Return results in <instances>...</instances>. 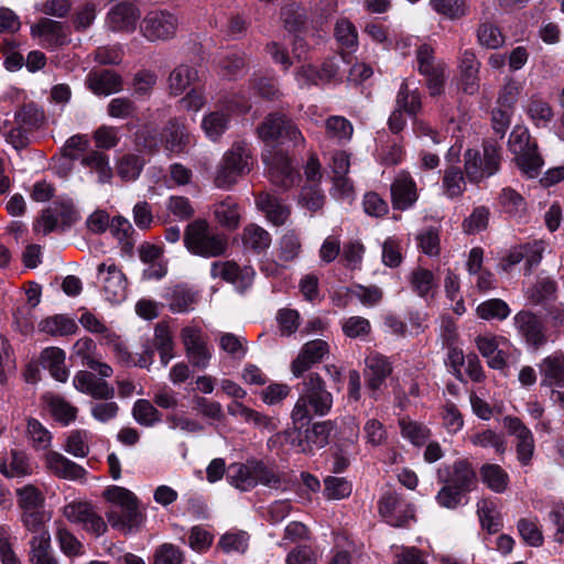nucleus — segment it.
I'll use <instances>...</instances> for the list:
<instances>
[{
  "label": "nucleus",
  "mask_w": 564,
  "mask_h": 564,
  "mask_svg": "<svg viewBox=\"0 0 564 564\" xmlns=\"http://www.w3.org/2000/svg\"><path fill=\"white\" fill-rule=\"evenodd\" d=\"M333 406V394L326 389L323 378L311 372L301 382L300 397L291 412L295 430L307 426L314 415L324 416Z\"/></svg>",
  "instance_id": "obj_1"
},
{
  "label": "nucleus",
  "mask_w": 564,
  "mask_h": 564,
  "mask_svg": "<svg viewBox=\"0 0 564 564\" xmlns=\"http://www.w3.org/2000/svg\"><path fill=\"white\" fill-rule=\"evenodd\" d=\"M184 245L191 253L203 258L220 257L228 247L226 237L214 232L204 219H196L186 226Z\"/></svg>",
  "instance_id": "obj_2"
},
{
  "label": "nucleus",
  "mask_w": 564,
  "mask_h": 564,
  "mask_svg": "<svg viewBox=\"0 0 564 564\" xmlns=\"http://www.w3.org/2000/svg\"><path fill=\"white\" fill-rule=\"evenodd\" d=\"M509 150L514 154L517 166L530 178L538 177L544 161L539 153L538 143L532 139L529 129L516 126L508 140Z\"/></svg>",
  "instance_id": "obj_3"
},
{
  "label": "nucleus",
  "mask_w": 564,
  "mask_h": 564,
  "mask_svg": "<svg viewBox=\"0 0 564 564\" xmlns=\"http://www.w3.org/2000/svg\"><path fill=\"white\" fill-rule=\"evenodd\" d=\"M482 154L473 149L464 153V171L471 183H479L484 178L496 174L500 167V147L496 142H485Z\"/></svg>",
  "instance_id": "obj_4"
},
{
  "label": "nucleus",
  "mask_w": 564,
  "mask_h": 564,
  "mask_svg": "<svg viewBox=\"0 0 564 564\" xmlns=\"http://www.w3.org/2000/svg\"><path fill=\"white\" fill-rule=\"evenodd\" d=\"M264 141L291 142L293 145L304 143V138L297 127L282 113H270L257 129Z\"/></svg>",
  "instance_id": "obj_5"
},
{
  "label": "nucleus",
  "mask_w": 564,
  "mask_h": 564,
  "mask_svg": "<svg viewBox=\"0 0 564 564\" xmlns=\"http://www.w3.org/2000/svg\"><path fill=\"white\" fill-rule=\"evenodd\" d=\"M178 19L165 10L149 12L140 24L142 35L150 42L167 41L177 32Z\"/></svg>",
  "instance_id": "obj_6"
},
{
  "label": "nucleus",
  "mask_w": 564,
  "mask_h": 564,
  "mask_svg": "<svg viewBox=\"0 0 564 564\" xmlns=\"http://www.w3.org/2000/svg\"><path fill=\"white\" fill-rule=\"evenodd\" d=\"M31 35L39 39L40 44L46 50H55L70 42L68 28L56 20L41 18L31 25Z\"/></svg>",
  "instance_id": "obj_7"
},
{
  "label": "nucleus",
  "mask_w": 564,
  "mask_h": 564,
  "mask_svg": "<svg viewBox=\"0 0 564 564\" xmlns=\"http://www.w3.org/2000/svg\"><path fill=\"white\" fill-rule=\"evenodd\" d=\"M63 514L68 521L80 524L84 530L96 536H100L107 530L101 516L88 502H70L64 507Z\"/></svg>",
  "instance_id": "obj_8"
},
{
  "label": "nucleus",
  "mask_w": 564,
  "mask_h": 564,
  "mask_svg": "<svg viewBox=\"0 0 564 564\" xmlns=\"http://www.w3.org/2000/svg\"><path fill=\"white\" fill-rule=\"evenodd\" d=\"M256 272L251 267H239L235 261H215L210 265V276L232 284L239 292L251 286Z\"/></svg>",
  "instance_id": "obj_9"
},
{
  "label": "nucleus",
  "mask_w": 564,
  "mask_h": 564,
  "mask_svg": "<svg viewBox=\"0 0 564 564\" xmlns=\"http://www.w3.org/2000/svg\"><path fill=\"white\" fill-rule=\"evenodd\" d=\"M437 479L440 482H448L466 494L474 490L478 484L477 474L467 459H457L451 466L440 468Z\"/></svg>",
  "instance_id": "obj_10"
},
{
  "label": "nucleus",
  "mask_w": 564,
  "mask_h": 564,
  "mask_svg": "<svg viewBox=\"0 0 564 564\" xmlns=\"http://www.w3.org/2000/svg\"><path fill=\"white\" fill-rule=\"evenodd\" d=\"M97 272L106 300L110 303L122 302L127 296V279L119 267L113 262H104L98 265Z\"/></svg>",
  "instance_id": "obj_11"
},
{
  "label": "nucleus",
  "mask_w": 564,
  "mask_h": 564,
  "mask_svg": "<svg viewBox=\"0 0 564 564\" xmlns=\"http://www.w3.org/2000/svg\"><path fill=\"white\" fill-rule=\"evenodd\" d=\"M513 325L525 343L538 349L547 341L546 327L540 316L531 311H520L513 316Z\"/></svg>",
  "instance_id": "obj_12"
},
{
  "label": "nucleus",
  "mask_w": 564,
  "mask_h": 564,
  "mask_svg": "<svg viewBox=\"0 0 564 564\" xmlns=\"http://www.w3.org/2000/svg\"><path fill=\"white\" fill-rule=\"evenodd\" d=\"M380 516L393 527H403L414 518V508L395 492H386L379 500Z\"/></svg>",
  "instance_id": "obj_13"
},
{
  "label": "nucleus",
  "mask_w": 564,
  "mask_h": 564,
  "mask_svg": "<svg viewBox=\"0 0 564 564\" xmlns=\"http://www.w3.org/2000/svg\"><path fill=\"white\" fill-rule=\"evenodd\" d=\"M502 423L508 433L517 440L516 449L519 462L528 465L535 449L532 432L518 416L507 415Z\"/></svg>",
  "instance_id": "obj_14"
},
{
  "label": "nucleus",
  "mask_w": 564,
  "mask_h": 564,
  "mask_svg": "<svg viewBox=\"0 0 564 564\" xmlns=\"http://www.w3.org/2000/svg\"><path fill=\"white\" fill-rule=\"evenodd\" d=\"M392 207L398 210L411 208L419 199L416 182L408 171H400L390 186Z\"/></svg>",
  "instance_id": "obj_15"
},
{
  "label": "nucleus",
  "mask_w": 564,
  "mask_h": 564,
  "mask_svg": "<svg viewBox=\"0 0 564 564\" xmlns=\"http://www.w3.org/2000/svg\"><path fill=\"white\" fill-rule=\"evenodd\" d=\"M339 70L335 58H327L321 66L305 64L295 72V79L301 87L317 86L329 83Z\"/></svg>",
  "instance_id": "obj_16"
},
{
  "label": "nucleus",
  "mask_w": 564,
  "mask_h": 564,
  "mask_svg": "<svg viewBox=\"0 0 564 564\" xmlns=\"http://www.w3.org/2000/svg\"><path fill=\"white\" fill-rule=\"evenodd\" d=\"M365 366L364 373L367 381V388L372 392V398L376 399L377 391L392 373V364L386 356L379 352H371L366 357Z\"/></svg>",
  "instance_id": "obj_17"
},
{
  "label": "nucleus",
  "mask_w": 564,
  "mask_h": 564,
  "mask_svg": "<svg viewBox=\"0 0 564 564\" xmlns=\"http://www.w3.org/2000/svg\"><path fill=\"white\" fill-rule=\"evenodd\" d=\"M106 516L110 525L124 534L139 531L145 521V516L139 509V502L121 510L110 509Z\"/></svg>",
  "instance_id": "obj_18"
},
{
  "label": "nucleus",
  "mask_w": 564,
  "mask_h": 564,
  "mask_svg": "<svg viewBox=\"0 0 564 564\" xmlns=\"http://www.w3.org/2000/svg\"><path fill=\"white\" fill-rule=\"evenodd\" d=\"M327 352L328 344L325 340L315 339L306 343L291 365L292 373L301 377L313 365L319 362Z\"/></svg>",
  "instance_id": "obj_19"
},
{
  "label": "nucleus",
  "mask_w": 564,
  "mask_h": 564,
  "mask_svg": "<svg viewBox=\"0 0 564 564\" xmlns=\"http://www.w3.org/2000/svg\"><path fill=\"white\" fill-rule=\"evenodd\" d=\"M164 149L171 153L184 152L191 143V134L185 124L177 118H172L161 132Z\"/></svg>",
  "instance_id": "obj_20"
},
{
  "label": "nucleus",
  "mask_w": 564,
  "mask_h": 564,
  "mask_svg": "<svg viewBox=\"0 0 564 564\" xmlns=\"http://www.w3.org/2000/svg\"><path fill=\"white\" fill-rule=\"evenodd\" d=\"M73 386L76 390L91 395L94 399L109 400L115 395V389L104 379H98L89 371H78L74 379Z\"/></svg>",
  "instance_id": "obj_21"
},
{
  "label": "nucleus",
  "mask_w": 564,
  "mask_h": 564,
  "mask_svg": "<svg viewBox=\"0 0 564 564\" xmlns=\"http://www.w3.org/2000/svg\"><path fill=\"white\" fill-rule=\"evenodd\" d=\"M140 18L138 8L130 2L117 3L107 15V24L113 31L132 32Z\"/></svg>",
  "instance_id": "obj_22"
},
{
  "label": "nucleus",
  "mask_w": 564,
  "mask_h": 564,
  "mask_svg": "<svg viewBox=\"0 0 564 564\" xmlns=\"http://www.w3.org/2000/svg\"><path fill=\"white\" fill-rule=\"evenodd\" d=\"M86 85L94 94L108 96L122 89V78L110 69L95 70L87 75Z\"/></svg>",
  "instance_id": "obj_23"
},
{
  "label": "nucleus",
  "mask_w": 564,
  "mask_h": 564,
  "mask_svg": "<svg viewBox=\"0 0 564 564\" xmlns=\"http://www.w3.org/2000/svg\"><path fill=\"white\" fill-rule=\"evenodd\" d=\"M45 465L55 476L68 480H79L86 475L82 466L57 452L51 451L45 454Z\"/></svg>",
  "instance_id": "obj_24"
},
{
  "label": "nucleus",
  "mask_w": 564,
  "mask_h": 564,
  "mask_svg": "<svg viewBox=\"0 0 564 564\" xmlns=\"http://www.w3.org/2000/svg\"><path fill=\"white\" fill-rule=\"evenodd\" d=\"M256 205L274 226L284 225L290 217V208L272 194L260 193L256 197Z\"/></svg>",
  "instance_id": "obj_25"
},
{
  "label": "nucleus",
  "mask_w": 564,
  "mask_h": 564,
  "mask_svg": "<svg viewBox=\"0 0 564 564\" xmlns=\"http://www.w3.org/2000/svg\"><path fill=\"white\" fill-rule=\"evenodd\" d=\"M479 68L480 62L477 59L475 53L465 50L460 56L459 69L463 90L468 95H474L478 91Z\"/></svg>",
  "instance_id": "obj_26"
},
{
  "label": "nucleus",
  "mask_w": 564,
  "mask_h": 564,
  "mask_svg": "<svg viewBox=\"0 0 564 564\" xmlns=\"http://www.w3.org/2000/svg\"><path fill=\"white\" fill-rule=\"evenodd\" d=\"M228 480L240 491H249L257 486L256 459L230 465Z\"/></svg>",
  "instance_id": "obj_27"
},
{
  "label": "nucleus",
  "mask_w": 564,
  "mask_h": 564,
  "mask_svg": "<svg viewBox=\"0 0 564 564\" xmlns=\"http://www.w3.org/2000/svg\"><path fill=\"white\" fill-rule=\"evenodd\" d=\"M65 351L58 347H47L40 356L43 368L47 369L51 376L59 382H66L69 376L65 367Z\"/></svg>",
  "instance_id": "obj_28"
},
{
  "label": "nucleus",
  "mask_w": 564,
  "mask_h": 564,
  "mask_svg": "<svg viewBox=\"0 0 564 564\" xmlns=\"http://www.w3.org/2000/svg\"><path fill=\"white\" fill-rule=\"evenodd\" d=\"M332 421L316 422L304 432L300 445L302 452H312L314 448H323L329 442V434L333 430Z\"/></svg>",
  "instance_id": "obj_29"
},
{
  "label": "nucleus",
  "mask_w": 564,
  "mask_h": 564,
  "mask_svg": "<svg viewBox=\"0 0 564 564\" xmlns=\"http://www.w3.org/2000/svg\"><path fill=\"white\" fill-rule=\"evenodd\" d=\"M270 178L274 185L286 189L300 180V174L293 167L290 159L281 155L274 158L273 165L270 167Z\"/></svg>",
  "instance_id": "obj_30"
},
{
  "label": "nucleus",
  "mask_w": 564,
  "mask_h": 564,
  "mask_svg": "<svg viewBox=\"0 0 564 564\" xmlns=\"http://www.w3.org/2000/svg\"><path fill=\"white\" fill-rule=\"evenodd\" d=\"M542 384L564 387V356L554 354L544 358L540 365Z\"/></svg>",
  "instance_id": "obj_31"
},
{
  "label": "nucleus",
  "mask_w": 564,
  "mask_h": 564,
  "mask_svg": "<svg viewBox=\"0 0 564 564\" xmlns=\"http://www.w3.org/2000/svg\"><path fill=\"white\" fill-rule=\"evenodd\" d=\"M525 113L536 128H546L554 119L551 105L540 96H532L525 107Z\"/></svg>",
  "instance_id": "obj_32"
},
{
  "label": "nucleus",
  "mask_w": 564,
  "mask_h": 564,
  "mask_svg": "<svg viewBox=\"0 0 564 564\" xmlns=\"http://www.w3.org/2000/svg\"><path fill=\"white\" fill-rule=\"evenodd\" d=\"M271 235L256 224H249L242 231V243L246 249L254 253H262L271 246Z\"/></svg>",
  "instance_id": "obj_33"
},
{
  "label": "nucleus",
  "mask_w": 564,
  "mask_h": 564,
  "mask_svg": "<svg viewBox=\"0 0 564 564\" xmlns=\"http://www.w3.org/2000/svg\"><path fill=\"white\" fill-rule=\"evenodd\" d=\"M326 138L337 145L348 142L354 132L352 124L341 116H330L325 121Z\"/></svg>",
  "instance_id": "obj_34"
},
{
  "label": "nucleus",
  "mask_w": 564,
  "mask_h": 564,
  "mask_svg": "<svg viewBox=\"0 0 564 564\" xmlns=\"http://www.w3.org/2000/svg\"><path fill=\"white\" fill-rule=\"evenodd\" d=\"M198 79L197 69L193 66L181 64L176 66L169 76V89L174 96L185 91L187 87Z\"/></svg>",
  "instance_id": "obj_35"
},
{
  "label": "nucleus",
  "mask_w": 564,
  "mask_h": 564,
  "mask_svg": "<svg viewBox=\"0 0 564 564\" xmlns=\"http://www.w3.org/2000/svg\"><path fill=\"white\" fill-rule=\"evenodd\" d=\"M281 19L289 32H300L307 22V12L301 3L289 0L281 10Z\"/></svg>",
  "instance_id": "obj_36"
},
{
  "label": "nucleus",
  "mask_w": 564,
  "mask_h": 564,
  "mask_svg": "<svg viewBox=\"0 0 564 564\" xmlns=\"http://www.w3.org/2000/svg\"><path fill=\"white\" fill-rule=\"evenodd\" d=\"M152 345L159 351L162 365L167 366L174 358V341L166 324L159 323L155 326Z\"/></svg>",
  "instance_id": "obj_37"
},
{
  "label": "nucleus",
  "mask_w": 564,
  "mask_h": 564,
  "mask_svg": "<svg viewBox=\"0 0 564 564\" xmlns=\"http://www.w3.org/2000/svg\"><path fill=\"white\" fill-rule=\"evenodd\" d=\"M442 187L448 198H456L463 195L466 189L464 172L459 166L449 165L444 170Z\"/></svg>",
  "instance_id": "obj_38"
},
{
  "label": "nucleus",
  "mask_w": 564,
  "mask_h": 564,
  "mask_svg": "<svg viewBox=\"0 0 564 564\" xmlns=\"http://www.w3.org/2000/svg\"><path fill=\"white\" fill-rule=\"evenodd\" d=\"M43 400L55 420L64 424H68L70 421L75 420L77 409L66 402L62 397L46 393L43 395Z\"/></svg>",
  "instance_id": "obj_39"
},
{
  "label": "nucleus",
  "mask_w": 564,
  "mask_h": 564,
  "mask_svg": "<svg viewBox=\"0 0 564 564\" xmlns=\"http://www.w3.org/2000/svg\"><path fill=\"white\" fill-rule=\"evenodd\" d=\"M214 214L218 223L228 229H236L239 225L238 204L231 197L215 204Z\"/></svg>",
  "instance_id": "obj_40"
},
{
  "label": "nucleus",
  "mask_w": 564,
  "mask_h": 564,
  "mask_svg": "<svg viewBox=\"0 0 564 564\" xmlns=\"http://www.w3.org/2000/svg\"><path fill=\"white\" fill-rule=\"evenodd\" d=\"M250 150L245 143H236L230 150H228L223 162L227 164L231 170L243 175L250 171L249 169Z\"/></svg>",
  "instance_id": "obj_41"
},
{
  "label": "nucleus",
  "mask_w": 564,
  "mask_h": 564,
  "mask_svg": "<svg viewBox=\"0 0 564 564\" xmlns=\"http://www.w3.org/2000/svg\"><path fill=\"white\" fill-rule=\"evenodd\" d=\"M484 484L495 492H503L507 489L509 476L496 464H485L480 468Z\"/></svg>",
  "instance_id": "obj_42"
},
{
  "label": "nucleus",
  "mask_w": 564,
  "mask_h": 564,
  "mask_svg": "<svg viewBox=\"0 0 564 564\" xmlns=\"http://www.w3.org/2000/svg\"><path fill=\"white\" fill-rule=\"evenodd\" d=\"M499 204L505 213L521 218L527 212V203L521 194L511 187L502 188Z\"/></svg>",
  "instance_id": "obj_43"
},
{
  "label": "nucleus",
  "mask_w": 564,
  "mask_h": 564,
  "mask_svg": "<svg viewBox=\"0 0 564 564\" xmlns=\"http://www.w3.org/2000/svg\"><path fill=\"white\" fill-rule=\"evenodd\" d=\"M40 327L52 336H67L77 330L75 321L65 315H55L41 322Z\"/></svg>",
  "instance_id": "obj_44"
},
{
  "label": "nucleus",
  "mask_w": 564,
  "mask_h": 564,
  "mask_svg": "<svg viewBox=\"0 0 564 564\" xmlns=\"http://www.w3.org/2000/svg\"><path fill=\"white\" fill-rule=\"evenodd\" d=\"M395 109L415 116L421 109V97L416 90H410L408 83L402 82L395 100Z\"/></svg>",
  "instance_id": "obj_45"
},
{
  "label": "nucleus",
  "mask_w": 564,
  "mask_h": 564,
  "mask_svg": "<svg viewBox=\"0 0 564 564\" xmlns=\"http://www.w3.org/2000/svg\"><path fill=\"white\" fill-rule=\"evenodd\" d=\"M477 315L481 319H499L503 321L510 315L509 305L500 299H491L480 303L477 306Z\"/></svg>",
  "instance_id": "obj_46"
},
{
  "label": "nucleus",
  "mask_w": 564,
  "mask_h": 564,
  "mask_svg": "<svg viewBox=\"0 0 564 564\" xmlns=\"http://www.w3.org/2000/svg\"><path fill=\"white\" fill-rule=\"evenodd\" d=\"M196 302V293L191 289L176 285L170 295L169 306L170 310L176 313H184L193 308Z\"/></svg>",
  "instance_id": "obj_47"
},
{
  "label": "nucleus",
  "mask_w": 564,
  "mask_h": 564,
  "mask_svg": "<svg viewBox=\"0 0 564 564\" xmlns=\"http://www.w3.org/2000/svg\"><path fill=\"white\" fill-rule=\"evenodd\" d=\"M82 164L98 173L99 182L106 183L112 176V170L109 166L108 156L98 151H91L83 156Z\"/></svg>",
  "instance_id": "obj_48"
},
{
  "label": "nucleus",
  "mask_w": 564,
  "mask_h": 564,
  "mask_svg": "<svg viewBox=\"0 0 564 564\" xmlns=\"http://www.w3.org/2000/svg\"><path fill=\"white\" fill-rule=\"evenodd\" d=\"M228 122V113L217 110L204 117L202 127L209 139L217 140L226 131Z\"/></svg>",
  "instance_id": "obj_49"
},
{
  "label": "nucleus",
  "mask_w": 564,
  "mask_h": 564,
  "mask_svg": "<svg viewBox=\"0 0 564 564\" xmlns=\"http://www.w3.org/2000/svg\"><path fill=\"white\" fill-rule=\"evenodd\" d=\"M21 520L25 529L34 534L32 540H39L42 536H50L45 525L47 517L43 511H23Z\"/></svg>",
  "instance_id": "obj_50"
},
{
  "label": "nucleus",
  "mask_w": 564,
  "mask_h": 564,
  "mask_svg": "<svg viewBox=\"0 0 564 564\" xmlns=\"http://www.w3.org/2000/svg\"><path fill=\"white\" fill-rule=\"evenodd\" d=\"M31 471L32 469L26 456L17 451L11 452V462L9 465L6 463L0 464V473L8 478L25 477L30 475Z\"/></svg>",
  "instance_id": "obj_51"
},
{
  "label": "nucleus",
  "mask_w": 564,
  "mask_h": 564,
  "mask_svg": "<svg viewBox=\"0 0 564 564\" xmlns=\"http://www.w3.org/2000/svg\"><path fill=\"white\" fill-rule=\"evenodd\" d=\"M399 424L402 436L415 446L423 445L431 435L430 430L421 423L402 419Z\"/></svg>",
  "instance_id": "obj_52"
},
{
  "label": "nucleus",
  "mask_w": 564,
  "mask_h": 564,
  "mask_svg": "<svg viewBox=\"0 0 564 564\" xmlns=\"http://www.w3.org/2000/svg\"><path fill=\"white\" fill-rule=\"evenodd\" d=\"M14 119L15 123L24 130L32 131L41 126L44 116L35 105L29 104L15 112Z\"/></svg>",
  "instance_id": "obj_53"
},
{
  "label": "nucleus",
  "mask_w": 564,
  "mask_h": 564,
  "mask_svg": "<svg viewBox=\"0 0 564 564\" xmlns=\"http://www.w3.org/2000/svg\"><path fill=\"white\" fill-rule=\"evenodd\" d=\"M478 42L481 46L496 50L503 45L505 36L499 28L490 22H484L477 30Z\"/></svg>",
  "instance_id": "obj_54"
},
{
  "label": "nucleus",
  "mask_w": 564,
  "mask_h": 564,
  "mask_svg": "<svg viewBox=\"0 0 564 564\" xmlns=\"http://www.w3.org/2000/svg\"><path fill=\"white\" fill-rule=\"evenodd\" d=\"M246 58L241 53H228L218 61L219 72L228 78H236L241 75L246 68Z\"/></svg>",
  "instance_id": "obj_55"
},
{
  "label": "nucleus",
  "mask_w": 564,
  "mask_h": 564,
  "mask_svg": "<svg viewBox=\"0 0 564 564\" xmlns=\"http://www.w3.org/2000/svg\"><path fill=\"white\" fill-rule=\"evenodd\" d=\"M417 247L429 257H436L441 252V241L438 230L429 227L421 230L415 237Z\"/></svg>",
  "instance_id": "obj_56"
},
{
  "label": "nucleus",
  "mask_w": 564,
  "mask_h": 564,
  "mask_svg": "<svg viewBox=\"0 0 564 564\" xmlns=\"http://www.w3.org/2000/svg\"><path fill=\"white\" fill-rule=\"evenodd\" d=\"M134 420L144 426H152L161 421V413L153 404L144 399L138 400L132 409Z\"/></svg>",
  "instance_id": "obj_57"
},
{
  "label": "nucleus",
  "mask_w": 564,
  "mask_h": 564,
  "mask_svg": "<svg viewBox=\"0 0 564 564\" xmlns=\"http://www.w3.org/2000/svg\"><path fill=\"white\" fill-rule=\"evenodd\" d=\"M477 512L482 528L490 533H496L501 528V518L494 505L487 500H481L477 505Z\"/></svg>",
  "instance_id": "obj_58"
},
{
  "label": "nucleus",
  "mask_w": 564,
  "mask_h": 564,
  "mask_svg": "<svg viewBox=\"0 0 564 564\" xmlns=\"http://www.w3.org/2000/svg\"><path fill=\"white\" fill-rule=\"evenodd\" d=\"M301 251V241L294 230H288L279 241V259L282 261L294 260Z\"/></svg>",
  "instance_id": "obj_59"
},
{
  "label": "nucleus",
  "mask_w": 564,
  "mask_h": 564,
  "mask_svg": "<svg viewBox=\"0 0 564 564\" xmlns=\"http://www.w3.org/2000/svg\"><path fill=\"white\" fill-rule=\"evenodd\" d=\"M104 497L112 503L111 509L121 510L138 502L135 495L127 488L112 486L105 490Z\"/></svg>",
  "instance_id": "obj_60"
},
{
  "label": "nucleus",
  "mask_w": 564,
  "mask_h": 564,
  "mask_svg": "<svg viewBox=\"0 0 564 564\" xmlns=\"http://www.w3.org/2000/svg\"><path fill=\"white\" fill-rule=\"evenodd\" d=\"M471 443L484 448L491 447L499 455L506 452V440L502 434L492 430H485L471 436Z\"/></svg>",
  "instance_id": "obj_61"
},
{
  "label": "nucleus",
  "mask_w": 564,
  "mask_h": 564,
  "mask_svg": "<svg viewBox=\"0 0 564 564\" xmlns=\"http://www.w3.org/2000/svg\"><path fill=\"white\" fill-rule=\"evenodd\" d=\"M144 160L137 154H127L118 163V174L124 181H134L139 177Z\"/></svg>",
  "instance_id": "obj_62"
},
{
  "label": "nucleus",
  "mask_w": 564,
  "mask_h": 564,
  "mask_svg": "<svg viewBox=\"0 0 564 564\" xmlns=\"http://www.w3.org/2000/svg\"><path fill=\"white\" fill-rule=\"evenodd\" d=\"M31 562L33 564H57L51 551V536L31 540Z\"/></svg>",
  "instance_id": "obj_63"
},
{
  "label": "nucleus",
  "mask_w": 564,
  "mask_h": 564,
  "mask_svg": "<svg viewBox=\"0 0 564 564\" xmlns=\"http://www.w3.org/2000/svg\"><path fill=\"white\" fill-rule=\"evenodd\" d=\"M28 435L37 451H46L51 446V433L36 419L28 420Z\"/></svg>",
  "instance_id": "obj_64"
}]
</instances>
